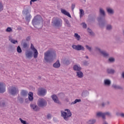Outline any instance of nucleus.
<instances>
[{"label": "nucleus", "mask_w": 124, "mask_h": 124, "mask_svg": "<svg viewBox=\"0 0 124 124\" xmlns=\"http://www.w3.org/2000/svg\"><path fill=\"white\" fill-rule=\"evenodd\" d=\"M99 16L97 17V20L98 23V26L101 29H103L106 26L107 31H111L113 29V26L111 24H108L107 21L105 17H106V13L104 9L100 8L99 10Z\"/></svg>", "instance_id": "nucleus-1"}, {"label": "nucleus", "mask_w": 124, "mask_h": 124, "mask_svg": "<svg viewBox=\"0 0 124 124\" xmlns=\"http://www.w3.org/2000/svg\"><path fill=\"white\" fill-rule=\"evenodd\" d=\"M56 57L57 54L53 49H48L44 53V62L47 63H51L54 62Z\"/></svg>", "instance_id": "nucleus-2"}, {"label": "nucleus", "mask_w": 124, "mask_h": 124, "mask_svg": "<svg viewBox=\"0 0 124 124\" xmlns=\"http://www.w3.org/2000/svg\"><path fill=\"white\" fill-rule=\"evenodd\" d=\"M43 23V19L40 15L34 16L32 20V24L35 28L38 29L40 25Z\"/></svg>", "instance_id": "nucleus-3"}, {"label": "nucleus", "mask_w": 124, "mask_h": 124, "mask_svg": "<svg viewBox=\"0 0 124 124\" xmlns=\"http://www.w3.org/2000/svg\"><path fill=\"white\" fill-rule=\"evenodd\" d=\"M51 25L54 28H61L62 26V20L60 18L56 17L53 19Z\"/></svg>", "instance_id": "nucleus-4"}, {"label": "nucleus", "mask_w": 124, "mask_h": 124, "mask_svg": "<svg viewBox=\"0 0 124 124\" xmlns=\"http://www.w3.org/2000/svg\"><path fill=\"white\" fill-rule=\"evenodd\" d=\"M64 111H67V112L61 111L62 117H63L65 121H67L69 120V118L72 116V113L69 109L66 108Z\"/></svg>", "instance_id": "nucleus-5"}, {"label": "nucleus", "mask_w": 124, "mask_h": 124, "mask_svg": "<svg viewBox=\"0 0 124 124\" xmlns=\"http://www.w3.org/2000/svg\"><path fill=\"white\" fill-rule=\"evenodd\" d=\"M8 92L11 95H16L19 93V89L15 86H12L8 89Z\"/></svg>", "instance_id": "nucleus-6"}, {"label": "nucleus", "mask_w": 124, "mask_h": 124, "mask_svg": "<svg viewBox=\"0 0 124 124\" xmlns=\"http://www.w3.org/2000/svg\"><path fill=\"white\" fill-rule=\"evenodd\" d=\"M23 15L25 16V20L26 22H30L31 21V15L29 12V10H26L22 11Z\"/></svg>", "instance_id": "nucleus-7"}, {"label": "nucleus", "mask_w": 124, "mask_h": 124, "mask_svg": "<svg viewBox=\"0 0 124 124\" xmlns=\"http://www.w3.org/2000/svg\"><path fill=\"white\" fill-rule=\"evenodd\" d=\"M38 106L41 107V108H44L47 106V101L44 98L40 99L38 101Z\"/></svg>", "instance_id": "nucleus-8"}, {"label": "nucleus", "mask_w": 124, "mask_h": 124, "mask_svg": "<svg viewBox=\"0 0 124 124\" xmlns=\"http://www.w3.org/2000/svg\"><path fill=\"white\" fill-rule=\"evenodd\" d=\"M21 45L22 50H28L30 47V43L26 42V40L23 39L21 41Z\"/></svg>", "instance_id": "nucleus-9"}, {"label": "nucleus", "mask_w": 124, "mask_h": 124, "mask_svg": "<svg viewBox=\"0 0 124 124\" xmlns=\"http://www.w3.org/2000/svg\"><path fill=\"white\" fill-rule=\"evenodd\" d=\"M95 50L99 52V53L102 54L104 58H108V57H109V53H108L105 50H101V49L97 46L95 47Z\"/></svg>", "instance_id": "nucleus-10"}, {"label": "nucleus", "mask_w": 124, "mask_h": 124, "mask_svg": "<svg viewBox=\"0 0 124 124\" xmlns=\"http://www.w3.org/2000/svg\"><path fill=\"white\" fill-rule=\"evenodd\" d=\"M47 93V90L43 88H40L38 89L37 94L39 96H44Z\"/></svg>", "instance_id": "nucleus-11"}, {"label": "nucleus", "mask_w": 124, "mask_h": 124, "mask_svg": "<svg viewBox=\"0 0 124 124\" xmlns=\"http://www.w3.org/2000/svg\"><path fill=\"white\" fill-rule=\"evenodd\" d=\"M72 47L74 50H77V51H81V50H82V51L85 50V48L84 47V46L80 45H73L72 46Z\"/></svg>", "instance_id": "nucleus-12"}, {"label": "nucleus", "mask_w": 124, "mask_h": 124, "mask_svg": "<svg viewBox=\"0 0 124 124\" xmlns=\"http://www.w3.org/2000/svg\"><path fill=\"white\" fill-rule=\"evenodd\" d=\"M31 49L34 52V59H37V57H38V51H37V49L34 47V46L32 44H31Z\"/></svg>", "instance_id": "nucleus-13"}, {"label": "nucleus", "mask_w": 124, "mask_h": 124, "mask_svg": "<svg viewBox=\"0 0 124 124\" xmlns=\"http://www.w3.org/2000/svg\"><path fill=\"white\" fill-rule=\"evenodd\" d=\"M51 98L53 100L54 102L55 103H57V104H59L61 105V103L59 100V98H58V96H57V95L56 94H53L51 96Z\"/></svg>", "instance_id": "nucleus-14"}, {"label": "nucleus", "mask_w": 124, "mask_h": 124, "mask_svg": "<svg viewBox=\"0 0 124 124\" xmlns=\"http://www.w3.org/2000/svg\"><path fill=\"white\" fill-rule=\"evenodd\" d=\"M30 107L31 109L32 110L34 111V112H37L39 110V108L38 106L35 104H31Z\"/></svg>", "instance_id": "nucleus-15"}, {"label": "nucleus", "mask_w": 124, "mask_h": 124, "mask_svg": "<svg viewBox=\"0 0 124 124\" xmlns=\"http://www.w3.org/2000/svg\"><path fill=\"white\" fill-rule=\"evenodd\" d=\"M96 117H97L98 118H102V119H103V120H106V117H105V115H104V113L101 112V111H99L96 113Z\"/></svg>", "instance_id": "nucleus-16"}, {"label": "nucleus", "mask_w": 124, "mask_h": 124, "mask_svg": "<svg viewBox=\"0 0 124 124\" xmlns=\"http://www.w3.org/2000/svg\"><path fill=\"white\" fill-rule=\"evenodd\" d=\"M5 92V85L2 82H0V93Z\"/></svg>", "instance_id": "nucleus-17"}, {"label": "nucleus", "mask_w": 124, "mask_h": 124, "mask_svg": "<svg viewBox=\"0 0 124 124\" xmlns=\"http://www.w3.org/2000/svg\"><path fill=\"white\" fill-rule=\"evenodd\" d=\"M104 86L110 87L111 86V80L109 79H105L104 80Z\"/></svg>", "instance_id": "nucleus-18"}, {"label": "nucleus", "mask_w": 124, "mask_h": 124, "mask_svg": "<svg viewBox=\"0 0 124 124\" xmlns=\"http://www.w3.org/2000/svg\"><path fill=\"white\" fill-rule=\"evenodd\" d=\"M106 11L108 14V15H113L114 13H115V11H114V9L110 7L106 8Z\"/></svg>", "instance_id": "nucleus-19"}, {"label": "nucleus", "mask_w": 124, "mask_h": 124, "mask_svg": "<svg viewBox=\"0 0 124 124\" xmlns=\"http://www.w3.org/2000/svg\"><path fill=\"white\" fill-rule=\"evenodd\" d=\"M25 56L27 59H31V58H32V51H27L25 53Z\"/></svg>", "instance_id": "nucleus-20"}, {"label": "nucleus", "mask_w": 124, "mask_h": 124, "mask_svg": "<svg viewBox=\"0 0 124 124\" xmlns=\"http://www.w3.org/2000/svg\"><path fill=\"white\" fill-rule=\"evenodd\" d=\"M73 70H74V71H77V72H78V71H80L81 70H82V68L81 67V66H80V65H78L77 64H75L73 66Z\"/></svg>", "instance_id": "nucleus-21"}, {"label": "nucleus", "mask_w": 124, "mask_h": 124, "mask_svg": "<svg viewBox=\"0 0 124 124\" xmlns=\"http://www.w3.org/2000/svg\"><path fill=\"white\" fill-rule=\"evenodd\" d=\"M61 12L62 14H64V15H66V16H67L69 18H71V15H70V14H69L68 12L66 11V10L63 9H61Z\"/></svg>", "instance_id": "nucleus-22"}, {"label": "nucleus", "mask_w": 124, "mask_h": 124, "mask_svg": "<svg viewBox=\"0 0 124 124\" xmlns=\"http://www.w3.org/2000/svg\"><path fill=\"white\" fill-rule=\"evenodd\" d=\"M112 88L114 90H124V88L122 86L116 84H113L112 85Z\"/></svg>", "instance_id": "nucleus-23"}, {"label": "nucleus", "mask_w": 124, "mask_h": 124, "mask_svg": "<svg viewBox=\"0 0 124 124\" xmlns=\"http://www.w3.org/2000/svg\"><path fill=\"white\" fill-rule=\"evenodd\" d=\"M53 67L55 68H59L61 67V63H60V60H58L53 64Z\"/></svg>", "instance_id": "nucleus-24"}, {"label": "nucleus", "mask_w": 124, "mask_h": 124, "mask_svg": "<svg viewBox=\"0 0 124 124\" xmlns=\"http://www.w3.org/2000/svg\"><path fill=\"white\" fill-rule=\"evenodd\" d=\"M107 72L108 74H112L113 75L116 73V71L114 69H107Z\"/></svg>", "instance_id": "nucleus-25"}, {"label": "nucleus", "mask_w": 124, "mask_h": 124, "mask_svg": "<svg viewBox=\"0 0 124 124\" xmlns=\"http://www.w3.org/2000/svg\"><path fill=\"white\" fill-rule=\"evenodd\" d=\"M28 98L29 101H33V93L32 92H30L28 94Z\"/></svg>", "instance_id": "nucleus-26"}, {"label": "nucleus", "mask_w": 124, "mask_h": 124, "mask_svg": "<svg viewBox=\"0 0 124 124\" xmlns=\"http://www.w3.org/2000/svg\"><path fill=\"white\" fill-rule=\"evenodd\" d=\"M77 76L78 78H83L84 77V74L81 71H79L78 72H77Z\"/></svg>", "instance_id": "nucleus-27"}, {"label": "nucleus", "mask_w": 124, "mask_h": 124, "mask_svg": "<svg viewBox=\"0 0 124 124\" xmlns=\"http://www.w3.org/2000/svg\"><path fill=\"white\" fill-rule=\"evenodd\" d=\"M20 94L22 96H27L28 95V92L26 90H22Z\"/></svg>", "instance_id": "nucleus-28"}, {"label": "nucleus", "mask_w": 124, "mask_h": 124, "mask_svg": "<svg viewBox=\"0 0 124 124\" xmlns=\"http://www.w3.org/2000/svg\"><path fill=\"white\" fill-rule=\"evenodd\" d=\"M85 15V12L83 9L79 10V17L82 18Z\"/></svg>", "instance_id": "nucleus-29"}, {"label": "nucleus", "mask_w": 124, "mask_h": 124, "mask_svg": "<svg viewBox=\"0 0 124 124\" xmlns=\"http://www.w3.org/2000/svg\"><path fill=\"white\" fill-rule=\"evenodd\" d=\"M63 63L65 65H69V64H70V61L69 60H64L63 61Z\"/></svg>", "instance_id": "nucleus-30"}, {"label": "nucleus", "mask_w": 124, "mask_h": 124, "mask_svg": "<svg viewBox=\"0 0 124 124\" xmlns=\"http://www.w3.org/2000/svg\"><path fill=\"white\" fill-rule=\"evenodd\" d=\"M74 37L78 41H79V40H80V39H81V36H80V35H78V33H75Z\"/></svg>", "instance_id": "nucleus-31"}, {"label": "nucleus", "mask_w": 124, "mask_h": 124, "mask_svg": "<svg viewBox=\"0 0 124 124\" xmlns=\"http://www.w3.org/2000/svg\"><path fill=\"white\" fill-rule=\"evenodd\" d=\"M88 94H89V92L87 91H83L82 93V96H83V97H85V96H87Z\"/></svg>", "instance_id": "nucleus-32"}, {"label": "nucleus", "mask_w": 124, "mask_h": 124, "mask_svg": "<svg viewBox=\"0 0 124 124\" xmlns=\"http://www.w3.org/2000/svg\"><path fill=\"white\" fill-rule=\"evenodd\" d=\"M17 99L19 103H24V98H23L22 97L18 96L17 97Z\"/></svg>", "instance_id": "nucleus-33"}, {"label": "nucleus", "mask_w": 124, "mask_h": 124, "mask_svg": "<svg viewBox=\"0 0 124 124\" xmlns=\"http://www.w3.org/2000/svg\"><path fill=\"white\" fill-rule=\"evenodd\" d=\"M65 23L66 25V27H68V28H70V27H71V26L70 25V23L69 22V21H68V19H65Z\"/></svg>", "instance_id": "nucleus-34"}, {"label": "nucleus", "mask_w": 124, "mask_h": 124, "mask_svg": "<svg viewBox=\"0 0 124 124\" xmlns=\"http://www.w3.org/2000/svg\"><path fill=\"white\" fill-rule=\"evenodd\" d=\"M16 51L17 53L21 54V53H22V48H21V46H18L16 48Z\"/></svg>", "instance_id": "nucleus-35"}, {"label": "nucleus", "mask_w": 124, "mask_h": 124, "mask_svg": "<svg viewBox=\"0 0 124 124\" xmlns=\"http://www.w3.org/2000/svg\"><path fill=\"white\" fill-rule=\"evenodd\" d=\"M78 102H81V99H77L74 102H72L71 104V105H72V104H76V103Z\"/></svg>", "instance_id": "nucleus-36"}, {"label": "nucleus", "mask_w": 124, "mask_h": 124, "mask_svg": "<svg viewBox=\"0 0 124 124\" xmlns=\"http://www.w3.org/2000/svg\"><path fill=\"white\" fill-rule=\"evenodd\" d=\"M115 60L114 58V57H110L108 59V62H111V63L115 62Z\"/></svg>", "instance_id": "nucleus-37"}, {"label": "nucleus", "mask_w": 124, "mask_h": 124, "mask_svg": "<svg viewBox=\"0 0 124 124\" xmlns=\"http://www.w3.org/2000/svg\"><path fill=\"white\" fill-rule=\"evenodd\" d=\"M104 116L105 118H106V116H108V117H111V113H110V112H104Z\"/></svg>", "instance_id": "nucleus-38"}, {"label": "nucleus", "mask_w": 124, "mask_h": 124, "mask_svg": "<svg viewBox=\"0 0 124 124\" xmlns=\"http://www.w3.org/2000/svg\"><path fill=\"white\" fill-rule=\"evenodd\" d=\"M6 31L7 32H12V31H13L12 28H11V27H8L6 29Z\"/></svg>", "instance_id": "nucleus-39"}, {"label": "nucleus", "mask_w": 124, "mask_h": 124, "mask_svg": "<svg viewBox=\"0 0 124 124\" xmlns=\"http://www.w3.org/2000/svg\"><path fill=\"white\" fill-rule=\"evenodd\" d=\"M115 40L117 43H120L121 41V38L119 37H115Z\"/></svg>", "instance_id": "nucleus-40"}, {"label": "nucleus", "mask_w": 124, "mask_h": 124, "mask_svg": "<svg viewBox=\"0 0 124 124\" xmlns=\"http://www.w3.org/2000/svg\"><path fill=\"white\" fill-rule=\"evenodd\" d=\"M0 107H4L5 106V102L3 101L0 102Z\"/></svg>", "instance_id": "nucleus-41"}, {"label": "nucleus", "mask_w": 124, "mask_h": 124, "mask_svg": "<svg viewBox=\"0 0 124 124\" xmlns=\"http://www.w3.org/2000/svg\"><path fill=\"white\" fill-rule=\"evenodd\" d=\"M19 121H20L21 124H28V123H27V121H26L25 120H23L21 118H19Z\"/></svg>", "instance_id": "nucleus-42"}, {"label": "nucleus", "mask_w": 124, "mask_h": 124, "mask_svg": "<svg viewBox=\"0 0 124 124\" xmlns=\"http://www.w3.org/2000/svg\"><path fill=\"white\" fill-rule=\"evenodd\" d=\"M81 25H82V28L83 29H87V24H86L85 22H82Z\"/></svg>", "instance_id": "nucleus-43"}, {"label": "nucleus", "mask_w": 124, "mask_h": 124, "mask_svg": "<svg viewBox=\"0 0 124 124\" xmlns=\"http://www.w3.org/2000/svg\"><path fill=\"white\" fill-rule=\"evenodd\" d=\"M87 31L89 32L90 35H92V34H93V31H92V30H91L90 28L87 29Z\"/></svg>", "instance_id": "nucleus-44"}, {"label": "nucleus", "mask_w": 124, "mask_h": 124, "mask_svg": "<svg viewBox=\"0 0 124 124\" xmlns=\"http://www.w3.org/2000/svg\"><path fill=\"white\" fill-rule=\"evenodd\" d=\"M3 10V5H2V3L0 2V12Z\"/></svg>", "instance_id": "nucleus-45"}, {"label": "nucleus", "mask_w": 124, "mask_h": 124, "mask_svg": "<svg viewBox=\"0 0 124 124\" xmlns=\"http://www.w3.org/2000/svg\"><path fill=\"white\" fill-rule=\"evenodd\" d=\"M83 63L84 64V65H89V64H90L89 63V62L87 61H84L83 62Z\"/></svg>", "instance_id": "nucleus-46"}, {"label": "nucleus", "mask_w": 124, "mask_h": 124, "mask_svg": "<svg viewBox=\"0 0 124 124\" xmlns=\"http://www.w3.org/2000/svg\"><path fill=\"white\" fill-rule=\"evenodd\" d=\"M11 42L13 43V44H16V43H18V41L13 39L11 40Z\"/></svg>", "instance_id": "nucleus-47"}, {"label": "nucleus", "mask_w": 124, "mask_h": 124, "mask_svg": "<svg viewBox=\"0 0 124 124\" xmlns=\"http://www.w3.org/2000/svg\"><path fill=\"white\" fill-rule=\"evenodd\" d=\"M46 118H47V120H50V119H51V118H52V116L50 114H48L47 115Z\"/></svg>", "instance_id": "nucleus-48"}, {"label": "nucleus", "mask_w": 124, "mask_h": 124, "mask_svg": "<svg viewBox=\"0 0 124 124\" xmlns=\"http://www.w3.org/2000/svg\"><path fill=\"white\" fill-rule=\"evenodd\" d=\"M86 49H87L88 50H89V51H90V52L92 51V48H91V47L89 46L86 45Z\"/></svg>", "instance_id": "nucleus-49"}, {"label": "nucleus", "mask_w": 124, "mask_h": 124, "mask_svg": "<svg viewBox=\"0 0 124 124\" xmlns=\"http://www.w3.org/2000/svg\"><path fill=\"white\" fill-rule=\"evenodd\" d=\"M31 40V36H29L26 38V41H27V42H29V41H30Z\"/></svg>", "instance_id": "nucleus-50"}, {"label": "nucleus", "mask_w": 124, "mask_h": 124, "mask_svg": "<svg viewBox=\"0 0 124 124\" xmlns=\"http://www.w3.org/2000/svg\"><path fill=\"white\" fill-rule=\"evenodd\" d=\"M89 124H93V120H89L88 122Z\"/></svg>", "instance_id": "nucleus-51"}, {"label": "nucleus", "mask_w": 124, "mask_h": 124, "mask_svg": "<svg viewBox=\"0 0 124 124\" xmlns=\"http://www.w3.org/2000/svg\"><path fill=\"white\" fill-rule=\"evenodd\" d=\"M71 8H72V11H73V10H74V8H75V4H72Z\"/></svg>", "instance_id": "nucleus-52"}, {"label": "nucleus", "mask_w": 124, "mask_h": 124, "mask_svg": "<svg viewBox=\"0 0 124 124\" xmlns=\"http://www.w3.org/2000/svg\"><path fill=\"white\" fill-rule=\"evenodd\" d=\"M105 105H106V104L105 103H102L101 105L100 106H101V107H102L103 108L104 107H105Z\"/></svg>", "instance_id": "nucleus-53"}, {"label": "nucleus", "mask_w": 124, "mask_h": 124, "mask_svg": "<svg viewBox=\"0 0 124 124\" xmlns=\"http://www.w3.org/2000/svg\"><path fill=\"white\" fill-rule=\"evenodd\" d=\"M13 39H12V37L11 36H9V40L11 42V41L13 40Z\"/></svg>", "instance_id": "nucleus-54"}, {"label": "nucleus", "mask_w": 124, "mask_h": 124, "mask_svg": "<svg viewBox=\"0 0 124 124\" xmlns=\"http://www.w3.org/2000/svg\"><path fill=\"white\" fill-rule=\"evenodd\" d=\"M102 124H108V123H107V122H106V121H105V120H104L103 123Z\"/></svg>", "instance_id": "nucleus-55"}, {"label": "nucleus", "mask_w": 124, "mask_h": 124, "mask_svg": "<svg viewBox=\"0 0 124 124\" xmlns=\"http://www.w3.org/2000/svg\"><path fill=\"white\" fill-rule=\"evenodd\" d=\"M116 116H120V117H121V113H120L119 112H116Z\"/></svg>", "instance_id": "nucleus-56"}, {"label": "nucleus", "mask_w": 124, "mask_h": 124, "mask_svg": "<svg viewBox=\"0 0 124 124\" xmlns=\"http://www.w3.org/2000/svg\"><path fill=\"white\" fill-rule=\"evenodd\" d=\"M121 76L123 78V79H124V71L122 72Z\"/></svg>", "instance_id": "nucleus-57"}, {"label": "nucleus", "mask_w": 124, "mask_h": 124, "mask_svg": "<svg viewBox=\"0 0 124 124\" xmlns=\"http://www.w3.org/2000/svg\"><path fill=\"white\" fill-rule=\"evenodd\" d=\"M39 0H31V1H32V2H34L35 1H39Z\"/></svg>", "instance_id": "nucleus-58"}, {"label": "nucleus", "mask_w": 124, "mask_h": 124, "mask_svg": "<svg viewBox=\"0 0 124 124\" xmlns=\"http://www.w3.org/2000/svg\"><path fill=\"white\" fill-rule=\"evenodd\" d=\"M25 102H26V103H29V100L28 99H25Z\"/></svg>", "instance_id": "nucleus-59"}, {"label": "nucleus", "mask_w": 124, "mask_h": 124, "mask_svg": "<svg viewBox=\"0 0 124 124\" xmlns=\"http://www.w3.org/2000/svg\"><path fill=\"white\" fill-rule=\"evenodd\" d=\"M109 104H110V102L108 101V102H107V105H109Z\"/></svg>", "instance_id": "nucleus-60"}, {"label": "nucleus", "mask_w": 124, "mask_h": 124, "mask_svg": "<svg viewBox=\"0 0 124 124\" xmlns=\"http://www.w3.org/2000/svg\"><path fill=\"white\" fill-rule=\"evenodd\" d=\"M38 79H39V80H41V77L39 76V77H38Z\"/></svg>", "instance_id": "nucleus-61"}, {"label": "nucleus", "mask_w": 124, "mask_h": 124, "mask_svg": "<svg viewBox=\"0 0 124 124\" xmlns=\"http://www.w3.org/2000/svg\"><path fill=\"white\" fill-rule=\"evenodd\" d=\"M30 4H31H31H32V1H31H31H30Z\"/></svg>", "instance_id": "nucleus-62"}, {"label": "nucleus", "mask_w": 124, "mask_h": 124, "mask_svg": "<svg viewBox=\"0 0 124 124\" xmlns=\"http://www.w3.org/2000/svg\"><path fill=\"white\" fill-rule=\"evenodd\" d=\"M85 58H86V59H89V56H85Z\"/></svg>", "instance_id": "nucleus-63"}, {"label": "nucleus", "mask_w": 124, "mask_h": 124, "mask_svg": "<svg viewBox=\"0 0 124 124\" xmlns=\"http://www.w3.org/2000/svg\"><path fill=\"white\" fill-rule=\"evenodd\" d=\"M95 122H96V121L95 120H93V123H95Z\"/></svg>", "instance_id": "nucleus-64"}]
</instances>
